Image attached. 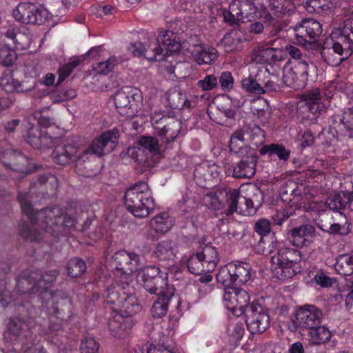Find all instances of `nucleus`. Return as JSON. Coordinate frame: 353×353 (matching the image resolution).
<instances>
[{
    "label": "nucleus",
    "mask_w": 353,
    "mask_h": 353,
    "mask_svg": "<svg viewBox=\"0 0 353 353\" xmlns=\"http://www.w3.org/2000/svg\"><path fill=\"white\" fill-rule=\"evenodd\" d=\"M315 234V228L310 224H305L294 228L288 233L292 244L298 248L309 246L313 242Z\"/></svg>",
    "instance_id": "nucleus-21"
},
{
    "label": "nucleus",
    "mask_w": 353,
    "mask_h": 353,
    "mask_svg": "<svg viewBox=\"0 0 353 353\" xmlns=\"http://www.w3.org/2000/svg\"><path fill=\"white\" fill-rule=\"evenodd\" d=\"M188 270L193 274L201 275L206 272L199 252L193 254L187 261Z\"/></svg>",
    "instance_id": "nucleus-47"
},
{
    "label": "nucleus",
    "mask_w": 353,
    "mask_h": 353,
    "mask_svg": "<svg viewBox=\"0 0 353 353\" xmlns=\"http://www.w3.org/2000/svg\"><path fill=\"white\" fill-rule=\"evenodd\" d=\"M223 299L225 307L233 312H236L237 315L245 313L250 306V296L247 291L242 288H228L223 294Z\"/></svg>",
    "instance_id": "nucleus-16"
},
{
    "label": "nucleus",
    "mask_w": 353,
    "mask_h": 353,
    "mask_svg": "<svg viewBox=\"0 0 353 353\" xmlns=\"http://www.w3.org/2000/svg\"><path fill=\"white\" fill-rule=\"evenodd\" d=\"M108 326L112 334L119 338L126 336L132 327V319L130 315L117 313L109 320Z\"/></svg>",
    "instance_id": "nucleus-25"
},
{
    "label": "nucleus",
    "mask_w": 353,
    "mask_h": 353,
    "mask_svg": "<svg viewBox=\"0 0 353 353\" xmlns=\"http://www.w3.org/2000/svg\"><path fill=\"white\" fill-rule=\"evenodd\" d=\"M336 271L341 275L350 276L353 274V252L343 254L336 258L334 265Z\"/></svg>",
    "instance_id": "nucleus-39"
},
{
    "label": "nucleus",
    "mask_w": 353,
    "mask_h": 353,
    "mask_svg": "<svg viewBox=\"0 0 353 353\" xmlns=\"http://www.w3.org/2000/svg\"><path fill=\"white\" fill-rule=\"evenodd\" d=\"M261 10H266V3L269 2L270 10L277 17L290 14L294 12L295 6L292 0H256Z\"/></svg>",
    "instance_id": "nucleus-28"
},
{
    "label": "nucleus",
    "mask_w": 353,
    "mask_h": 353,
    "mask_svg": "<svg viewBox=\"0 0 353 353\" xmlns=\"http://www.w3.org/2000/svg\"><path fill=\"white\" fill-rule=\"evenodd\" d=\"M68 274L74 278L81 276L86 270L85 262L80 259H73L69 261L67 266Z\"/></svg>",
    "instance_id": "nucleus-46"
},
{
    "label": "nucleus",
    "mask_w": 353,
    "mask_h": 353,
    "mask_svg": "<svg viewBox=\"0 0 353 353\" xmlns=\"http://www.w3.org/2000/svg\"><path fill=\"white\" fill-rule=\"evenodd\" d=\"M17 60L15 51L8 45L0 48V63L4 66L12 65Z\"/></svg>",
    "instance_id": "nucleus-51"
},
{
    "label": "nucleus",
    "mask_w": 353,
    "mask_h": 353,
    "mask_svg": "<svg viewBox=\"0 0 353 353\" xmlns=\"http://www.w3.org/2000/svg\"><path fill=\"white\" fill-rule=\"evenodd\" d=\"M161 297L157 300L151 309L152 314L154 317L161 318L165 316L168 311V305L170 301V294H162Z\"/></svg>",
    "instance_id": "nucleus-43"
},
{
    "label": "nucleus",
    "mask_w": 353,
    "mask_h": 353,
    "mask_svg": "<svg viewBox=\"0 0 353 353\" xmlns=\"http://www.w3.org/2000/svg\"><path fill=\"white\" fill-rule=\"evenodd\" d=\"M128 280L129 278L126 277L125 281H117L116 285L107 289L105 294L107 303L116 306H120L123 301L128 302L131 305L135 303L134 290Z\"/></svg>",
    "instance_id": "nucleus-14"
},
{
    "label": "nucleus",
    "mask_w": 353,
    "mask_h": 353,
    "mask_svg": "<svg viewBox=\"0 0 353 353\" xmlns=\"http://www.w3.org/2000/svg\"><path fill=\"white\" fill-rule=\"evenodd\" d=\"M301 99L308 112L312 114L317 115L323 111L321 92L319 88H313L305 92L302 94Z\"/></svg>",
    "instance_id": "nucleus-31"
},
{
    "label": "nucleus",
    "mask_w": 353,
    "mask_h": 353,
    "mask_svg": "<svg viewBox=\"0 0 353 353\" xmlns=\"http://www.w3.org/2000/svg\"><path fill=\"white\" fill-rule=\"evenodd\" d=\"M23 321L20 318L10 319L8 325V330L14 336H18L22 330Z\"/></svg>",
    "instance_id": "nucleus-64"
},
{
    "label": "nucleus",
    "mask_w": 353,
    "mask_h": 353,
    "mask_svg": "<svg viewBox=\"0 0 353 353\" xmlns=\"http://www.w3.org/2000/svg\"><path fill=\"white\" fill-rule=\"evenodd\" d=\"M117 63V57L112 56L106 61L97 63L93 65V68L97 73L106 74L112 70Z\"/></svg>",
    "instance_id": "nucleus-53"
},
{
    "label": "nucleus",
    "mask_w": 353,
    "mask_h": 353,
    "mask_svg": "<svg viewBox=\"0 0 353 353\" xmlns=\"http://www.w3.org/2000/svg\"><path fill=\"white\" fill-rule=\"evenodd\" d=\"M218 85V81L216 76L209 74L198 81L197 85L204 91L212 90Z\"/></svg>",
    "instance_id": "nucleus-56"
},
{
    "label": "nucleus",
    "mask_w": 353,
    "mask_h": 353,
    "mask_svg": "<svg viewBox=\"0 0 353 353\" xmlns=\"http://www.w3.org/2000/svg\"><path fill=\"white\" fill-rule=\"evenodd\" d=\"M285 85L283 77L272 75L269 79L262 83L263 94L270 92H276Z\"/></svg>",
    "instance_id": "nucleus-49"
},
{
    "label": "nucleus",
    "mask_w": 353,
    "mask_h": 353,
    "mask_svg": "<svg viewBox=\"0 0 353 353\" xmlns=\"http://www.w3.org/2000/svg\"><path fill=\"white\" fill-rule=\"evenodd\" d=\"M143 286L152 294L162 295L165 294L167 287V273H163L154 265L146 267L142 276Z\"/></svg>",
    "instance_id": "nucleus-15"
},
{
    "label": "nucleus",
    "mask_w": 353,
    "mask_h": 353,
    "mask_svg": "<svg viewBox=\"0 0 353 353\" xmlns=\"http://www.w3.org/2000/svg\"><path fill=\"white\" fill-rule=\"evenodd\" d=\"M294 213V210L291 208L277 211L272 216L274 223L277 225H281Z\"/></svg>",
    "instance_id": "nucleus-59"
},
{
    "label": "nucleus",
    "mask_w": 353,
    "mask_h": 353,
    "mask_svg": "<svg viewBox=\"0 0 353 353\" xmlns=\"http://www.w3.org/2000/svg\"><path fill=\"white\" fill-rule=\"evenodd\" d=\"M17 154V152L11 149H8L4 151H2L0 153V161L6 167L10 168L12 165L13 160H14Z\"/></svg>",
    "instance_id": "nucleus-63"
},
{
    "label": "nucleus",
    "mask_w": 353,
    "mask_h": 353,
    "mask_svg": "<svg viewBox=\"0 0 353 353\" xmlns=\"http://www.w3.org/2000/svg\"><path fill=\"white\" fill-rule=\"evenodd\" d=\"M114 261L117 273L121 272L126 276L131 275L141 266L139 256L136 253L128 252L125 250L116 252Z\"/></svg>",
    "instance_id": "nucleus-17"
},
{
    "label": "nucleus",
    "mask_w": 353,
    "mask_h": 353,
    "mask_svg": "<svg viewBox=\"0 0 353 353\" xmlns=\"http://www.w3.org/2000/svg\"><path fill=\"white\" fill-rule=\"evenodd\" d=\"M80 62V58L72 57L70 59L69 62L60 67L59 69V74L57 83L61 84L65 79L71 74L74 68L79 65Z\"/></svg>",
    "instance_id": "nucleus-50"
},
{
    "label": "nucleus",
    "mask_w": 353,
    "mask_h": 353,
    "mask_svg": "<svg viewBox=\"0 0 353 353\" xmlns=\"http://www.w3.org/2000/svg\"><path fill=\"white\" fill-rule=\"evenodd\" d=\"M258 8L256 0H233L228 10L223 12L224 20L230 25L249 21Z\"/></svg>",
    "instance_id": "nucleus-7"
},
{
    "label": "nucleus",
    "mask_w": 353,
    "mask_h": 353,
    "mask_svg": "<svg viewBox=\"0 0 353 353\" xmlns=\"http://www.w3.org/2000/svg\"><path fill=\"white\" fill-rule=\"evenodd\" d=\"M190 51L194 61L199 65L211 64L218 58L217 50L211 46L194 44L190 48Z\"/></svg>",
    "instance_id": "nucleus-30"
},
{
    "label": "nucleus",
    "mask_w": 353,
    "mask_h": 353,
    "mask_svg": "<svg viewBox=\"0 0 353 353\" xmlns=\"http://www.w3.org/2000/svg\"><path fill=\"white\" fill-rule=\"evenodd\" d=\"M154 41L163 59L170 52H178L181 49V43L177 35L170 30L161 32L158 37L154 38Z\"/></svg>",
    "instance_id": "nucleus-23"
},
{
    "label": "nucleus",
    "mask_w": 353,
    "mask_h": 353,
    "mask_svg": "<svg viewBox=\"0 0 353 353\" xmlns=\"http://www.w3.org/2000/svg\"><path fill=\"white\" fill-rule=\"evenodd\" d=\"M21 210L30 220L20 229V235L28 241H39L48 236H56L74 225L75 220L63 214L57 207L45 208L34 213L29 194L20 193L18 196Z\"/></svg>",
    "instance_id": "nucleus-1"
},
{
    "label": "nucleus",
    "mask_w": 353,
    "mask_h": 353,
    "mask_svg": "<svg viewBox=\"0 0 353 353\" xmlns=\"http://www.w3.org/2000/svg\"><path fill=\"white\" fill-rule=\"evenodd\" d=\"M167 101L172 109H183L191 105V102L188 100L186 94L179 90L169 91L167 93Z\"/></svg>",
    "instance_id": "nucleus-37"
},
{
    "label": "nucleus",
    "mask_w": 353,
    "mask_h": 353,
    "mask_svg": "<svg viewBox=\"0 0 353 353\" xmlns=\"http://www.w3.org/2000/svg\"><path fill=\"white\" fill-rule=\"evenodd\" d=\"M245 205H246L248 213L251 212L252 210H256L262 203V194L260 192L254 194L252 198H243Z\"/></svg>",
    "instance_id": "nucleus-57"
},
{
    "label": "nucleus",
    "mask_w": 353,
    "mask_h": 353,
    "mask_svg": "<svg viewBox=\"0 0 353 353\" xmlns=\"http://www.w3.org/2000/svg\"><path fill=\"white\" fill-rule=\"evenodd\" d=\"M300 252L294 249L282 248L271 258V269L275 277L285 280L300 272Z\"/></svg>",
    "instance_id": "nucleus-4"
},
{
    "label": "nucleus",
    "mask_w": 353,
    "mask_h": 353,
    "mask_svg": "<svg viewBox=\"0 0 353 353\" xmlns=\"http://www.w3.org/2000/svg\"><path fill=\"white\" fill-rule=\"evenodd\" d=\"M26 141L34 148L49 147L52 143L51 137L38 127H31L28 130Z\"/></svg>",
    "instance_id": "nucleus-32"
},
{
    "label": "nucleus",
    "mask_w": 353,
    "mask_h": 353,
    "mask_svg": "<svg viewBox=\"0 0 353 353\" xmlns=\"http://www.w3.org/2000/svg\"><path fill=\"white\" fill-rule=\"evenodd\" d=\"M14 18L24 24L40 25L48 17L46 9L29 2L20 3L13 10Z\"/></svg>",
    "instance_id": "nucleus-12"
},
{
    "label": "nucleus",
    "mask_w": 353,
    "mask_h": 353,
    "mask_svg": "<svg viewBox=\"0 0 353 353\" xmlns=\"http://www.w3.org/2000/svg\"><path fill=\"white\" fill-rule=\"evenodd\" d=\"M349 203V193L343 194V195L338 194L333 196H330L325 203V206L330 210L334 211L335 213L340 212L339 210L348 207Z\"/></svg>",
    "instance_id": "nucleus-40"
},
{
    "label": "nucleus",
    "mask_w": 353,
    "mask_h": 353,
    "mask_svg": "<svg viewBox=\"0 0 353 353\" xmlns=\"http://www.w3.org/2000/svg\"><path fill=\"white\" fill-rule=\"evenodd\" d=\"M173 225V219L167 212L160 213L153 217L150 221L151 227L153 228L157 232L162 234L168 232Z\"/></svg>",
    "instance_id": "nucleus-38"
},
{
    "label": "nucleus",
    "mask_w": 353,
    "mask_h": 353,
    "mask_svg": "<svg viewBox=\"0 0 353 353\" xmlns=\"http://www.w3.org/2000/svg\"><path fill=\"white\" fill-rule=\"evenodd\" d=\"M335 48L338 50H343L346 54L353 53V17L345 20Z\"/></svg>",
    "instance_id": "nucleus-27"
},
{
    "label": "nucleus",
    "mask_w": 353,
    "mask_h": 353,
    "mask_svg": "<svg viewBox=\"0 0 353 353\" xmlns=\"http://www.w3.org/2000/svg\"><path fill=\"white\" fill-rule=\"evenodd\" d=\"M258 77H248L242 80V87L247 92L254 94H263L262 83Z\"/></svg>",
    "instance_id": "nucleus-44"
},
{
    "label": "nucleus",
    "mask_w": 353,
    "mask_h": 353,
    "mask_svg": "<svg viewBox=\"0 0 353 353\" xmlns=\"http://www.w3.org/2000/svg\"><path fill=\"white\" fill-rule=\"evenodd\" d=\"M260 154L262 155L268 154L272 156L276 155L280 160L287 161L290 154V151L287 150L283 145L272 143L265 145L260 149Z\"/></svg>",
    "instance_id": "nucleus-41"
},
{
    "label": "nucleus",
    "mask_w": 353,
    "mask_h": 353,
    "mask_svg": "<svg viewBox=\"0 0 353 353\" xmlns=\"http://www.w3.org/2000/svg\"><path fill=\"white\" fill-rule=\"evenodd\" d=\"M274 50L268 48L254 52L251 57L252 61L256 63H264L273 57Z\"/></svg>",
    "instance_id": "nucleus-54"
},
{
    "label": "nucleus",
    "mask_w": 353,
    "mask_h": 353,
    "mask_svg": "<svg viewBox=\"0 0 353 353\" xmlns=\"http://www.w3.org/2000/svg\"><path fill=\"white\" fill-rule=\"evenodd\" d=\"M114 101L116 108L121 115L132 117L136 114L137 107L133 94L124 90H119L115 94Z\"/></svg>",
    "instance_id": "nucleus-22"
},
{
    "label": "nucleus",
    "mask_w": 353,
    "mask_h": 353,
    "mask_svg": "<svg viewBox=\"0 0 353 353\" xmlns=\"http://www.w3.org/2000/svg\"><path fill=\"white\" fill-rule=\"evenodd\" d=\"M332 222L330 225H324L320 228L325 232L332 235L345 236L351 232L352 223L343 213H335L332 216Z\"/></svg>",
    "instance_id": "nucleus-24"
},
{
    "label": "nucleus",
    "mask_w": 353,
    "mask_h": 353,
    "mask_svg": "<svg viewBox=\"0 0 353 353\" xmlns=\"http://www.w3.org/2000/svg\"><path fill=\"white\" fill-rule=\"evenodd\" d=\"M98 343L90 336H85L82 339L80 350L81 353H97L99 350Z\"/></svg>",
    "instance_id": "nucleus-55"
},
{
    "label": "nucleus",
    "mask_w": 353,
    "mask_h": 353,
    "mask_svg": "<svg viewBox=\"0 0 353 353\" xmlns=\"http://www.w3.org/2000/svg\"><path fill=\"white\" fill-rule=\"evenodd\" d=\"M332 336L331 331L325 325H315L308 331L310 342L316 345L325 344L330 341Z\"/></svg>",
    "instance_id": "nucleus-35"
},
{
    "label": "nucleus",
    "mask_w": 353,
    "mask_h": 353,
    "mask_svg": "<svg viewBox=\"0 0 353 353\" xmlns=\"http://www.w3.org/2000/svg\"><path fill=\"white\" fill-rule=\"evenodd\" d=\"M179 252L177 244L172 240L167 239L157 243L153 256L162 262L173 261Z\"/></svg>",
    "instance_id": "nucleus-29"
},
{
    "label": "nucleus",
    "mask_w": 353,
    "mask_h": 353,
    "mask_svg": "<svg viewBox=\"0 0 353 353\" xmlns=\"http://www.w3.org/2000/svg\"><path fill=\"white\" fill-rule=\"evenodd\" d=\"M216 280L219 283L228 288H231L230 286L234 284L229 263L220 268L216 274Z\"/></svg>",
    "instance_id": "nucleus-52"
},
{
    "label": "nucleus",
    "mask_w": 353,
    "mask_h": 353,
    "mask_svg": "<svg viewBox=\"0 0 353 353\" xmlns=\"http://www.w3.org/2000/svg\"><path fill=\"white\" fill-rule=\"evenodd\" d=\"M330 127L339 137H353V106L332 117Z\"/></svg>",
    "instance_id": "nucleus-20"
},
{
    "label": "nucleus",
    "mask_w": 353,
    "mask_h": 353,
    "mask_svg": "<svg viewBox=\"0 0 353 353\" xmlns=\"http://www.w3.org/2000/svg\"><path fill=\"white\" fill-rule=\"evenodd\" d=\"M129 51L134 57H144L150 61H161L163 56L161 54L157 48V44L154 41V36L151 35L147 38V41H137L130 43L128 46Z\"/></svg>",
    "instance_id": "nucleus-19"
},
{
    "label": "nucleus",
    "mask_w": 353,
    "mask_h": 353,
    "mask_svg": "<svg viewBox=\"0 0 353 353\" xmlns=\"http://www.w3.org/2000/svg\"><path fill=\"white\" fill-rule=\"evenodd\" d=\"M124 204L127 210L137 218L148 216L155 208L152 192L143 181L137 183L126 190Z\"/></svg>",
    "instance_id": "nucleus-2"
},
{
    "label": "nucleus",
    "mask_w": 353,
    "mask_h": 353,
    "mask_svg": "<svg viewBox=\"0 0 353 353\" xmlns=\"http://www.w3.org/2000/svg\"><path fill=\"white\" fill-rule=\"evenodd\" d=\"M10 168L25 174H28L32 171L28 159L21 152H17Z\"/></svg>",
    "instance_id": "nucleus-45"
},
{
    "label": "nucleus",
    "mask_w": 353,
    "mask_h": 353,
    "mask_svg": "<svg viewBox=\"0 0 353 353\" xmlns=\"http://www.w3.org/2000/svg\"><path fill=\"white\" fill-rule=\"evenodd\" d=\"M118 134V131L115 130L105 132L94 139L90 146L84 150H88V154L90 153L99 157L109 153L115 148Z\"/></svg>",
    "instance_id": "nucleus-18"
},
{
    "label": "nucleus",
    "mask_w": 353,
    "mask_h": 353,
    "mask_svg": "<svg viewBox=\"0 0 353 353\" xmlns=\"http://www.w3.org/2000/svg\"><path fill=\"white\" fill-rule=\"evenodd\" d=\"M199 253L206 272L214 271L219 261V254L215 248L206 245L203 248L202 252Z\"/></svg>",
    "instance_id": "nucleus-36"
},
{
    "label": "nucleus",
    "mask_w": 353,
    "mask_h": 353,
    "mask_svg": "<svg viewBox=\"0 0 353 353\" xmlns=\"http://www.w3.org/2000/svg\"><path fill=\"white\" fill-rule=\"evenodd\" d=\"M296 43L306 48L316 43L322 32L319 22L314 19L303 20L301 24L290 28Z\"/></svg>",
    "instance_id": "nucleus-8"
},
{
    "label": "nucleus",
    "mask_w": 353,
    "mask_h": 353,
    "mask_svg": "<svg viewBox=\"0 0 353 353\" xmlns=\"http://www.w3.org/2000/svg\"><path fill=\"white\" fill-rule=\"evenodd\" d=\"M152 122L156 134L162 137L165 142L174 141L181 132L182 123L174 117H160L159 114H155L152 118Z\"/></svg>",
    "instance_id": "nucleus-13"
},
{
    "label": "nucleus",
    "mask_w": 353,
    "mask_h": 353,
    "mask_svg": "<svg viewBox=\"0 0 353 353\" xmlns=\"http://www.w3.org/2000/svg\"><path fill=\"white\" fill-rule=\"evenodd\" d=\"M141 146L150 152H156L159 150L157 140L152 137H143L139 140Z\"/></svg>",
    "instance_id": "nucleus-62"
},
{
    "label": "nucleus",
    "mask_w": 353,
    "mask_h": 353,
    "mask_svg": "<svg viewBox=\"0 0 353 353\" xmlns=\"http://www.w3.org/2000/svg\"><path fill=\"white\" fill-rule=\"evenodd\" d=\"M239 193L236 189L230 188L218 189L215 192H209L203 198V204L208 208L221 210L228 205L225 210L226 215L232 214L234 212L243 211L241 206H238Z\"/></svg>",
    "instance_id": "nucleus-5"
},
{
    "label": "nucleus",
    "mask_w": 353,
    "mask_h": 353,
    "mask_svg": "<svg viewBox=\"0 0 353 353\" xmlns=\"http://www.w3.org/2000/svg\"><path fill=\"white\" fill-rule=\"evenodd\" d=\"M0 88L8 93H11L14 91L24 92L30 90L29 88H24L21 83L16 81L9 74L3 75L0 78Z\"/></svg>",
    "instance_id": "nucleus-42"
},
{
    "label": "nucleus",
    "mask_w": 353,
    "mask_h": 353,
    "mask_svg": "<svg viewBox=\"0 0 353 353\" xmlns=\"http://www.w3.org/2000/svg\"><path fill=\"white\" fill-rule=\"evenodd\" d=\"M229 264L234 284L242 285L250 281L251 277L250 264L242 262Z\"/></svg>",
    "instance_id": "nucleus-34"
},
{
    "label": "nucleus",
    "mask_w": 353,
    "mask_h": 353,
    "mask_svg": "<svg viewBox=\"0 0 353 353\" xmlns=\"http://www.w3.org/2000/svg\"><path fill=\"white\" fill-rule=\"evenodd\" d=\"M336 41H333L331 48L323 47L321 50V56L324 61L332 66L339 65L344 59H347L351 54H346L345 51L336 50Z\"/></svg>",
    "instance_id": "nucleus-33"
},
{
    "label": "nucleus",
    "mask_w": 353,
    "mask_h": 353,
    "mask_svg": "<svg viewBox=\"0 0 353 353\" xmlns=\"http://www.w3.org/2000/svg\"><path fill=\"white\" fill-rule=\"evenodd\" d=\"M59 272L56 270H50L43 275L38 274L37 285L39 291L47 290L52 283L55 281Z\"/></svg>",
    "instance_id": "nucleus-48"
},
{
    "label": "nucleus",
    "mask_w": 353,
    "mask_h": 353,
    "mask_svg": "<svg viewBox=\"0 0 353 353\" xmlns=\"http://www.w3.org/2000/svg\"><path fill=\"white\" fill-rule=\"evenodd\" d=\"M248 329L252 334H262L270 326L266 308L259 302H252L245 312Z\"/></svg>",
    "instance_id": "nucleus-11"
},
{
    "label": "nucleus",
    "mask_w": 353,
    "mask_h": 353,
    "mask_svg": "<svg viewBox=\"0 0 353 353\" xmlns=\"http://www.w3.org/2000/svg\"><path fill=\"white\" fill-rule=\"evenodd\" d=\"M37 272H23L17 280L16 289L12 293L5 291L0 299V305L6 307L13 303L14 305H23L28 302L31 294L39 292L37 285Z\"/></svg>",
    "instance_id": "nucleus-3"
},
{
    "label": "nucleus",
    "mask_w": 353,
    "mask_h": 353,
    "mask_svg": "<svg viewBox=\"0 0 353 353\" xmlns=\"http://www.w3.org/2000/svg\"><path fill=\"white\" fill-rule=\"evenodd\" d=\"M30 43V36L20 32L18 33L16 40L14 41L15 48L19 50H23L29 48Z\"/></svg>",
    "instance_id": "nucleus-61"
},
{
    "label": "nucleus",
    "mask_w": 353,
    "mask_h": 353,
    "mask_svg": "<svg viewBox=\"0 0 353 353\" xmlns=\"http://www.w3.org/2000/svg\"><path fill=\"white\" fill-rule=\"evenodd\" d=\"M316 72L315 65L307 60L297 61L293 68L285 71L283 74L285 85L295 90L303 88L310 73Z\"/></svg>",
    "instance_id": "nucleus-9"
},
{
    "label": "nucleus",
    "mask_w": 353,
    "mask_h": 353,
    "mask_svg": "<svg viewBox=\"0 0 353 353\" xmlns=\"http://www.w3.org/2000/svg\"><path fill=\"white\" fill-rule=\"evenodd\" d=\"M219 82L223 90H231L234 85V79L231 72L228 71L221 72L219 78Z\"/></svg>",
    "instance_id": "nucleus-58"
},
{
    "label": "nucleus",
    "mask_w": 353,
    "mask_h": 353,
    "mask_svg": "<svg viewBox=\"0 0 353 353\" xmlns=\"http://www.w3.org/2000/svg\"><path fill=\"white\" fill-rule=\"evenodd\" d=\"M270 230V223L268 219H261L255 223L254 231L261 236L268 234Z\"/></svg>",
    "instance_id": "nucleus-60"
},
{
    "label": "nucleus",
    "mask_w": 353,
    "mask_h": 353,
    "mask_svg": "<svg viewBox=\"0 0 353 353\" xmlns=\"http://www.w3.org/2000/svg\"><path fill=\"white\" fill-rule=\"evenodd\" d=\"M88 150L80 148L78 140L68 139L62 143L57 145L52 152V158L55 163L67 165L71 162L79 163L87 159Z\"/></svg>",
    "instance_id": "nucleus-6"
},
{
    "label": "nucleus",
    "mask_w": 353,
    "mask_h": 353,
    "mask_svg": "<svg viewBox=\"0 0 353 353\" xmlns=\"http://www.w3.org/2000/svg\"><path fill=\"white\" fill-rule=\"evenodd\" d=\"M258 157L252 151L247 153V155L234 167L232 176L235 178H251L256 172L255 167Z\"/></svg>",
    "instance_id": "nucleus-26"
},
{
    "label": "nucleus",
    "mask_w": 353,
    "mask_h": 353,
    "mask_svg": "<svg viewBox=\"0 0 353 353\" xmlns=\"http://www.w3.org/2000/svg\"><path fill=\"white\" fill-rule=\"evenodd\" d=\"M323 314L321 310L313 305H305L296 311L292 319L291 330L294 332L300 330H310L315 325L321 323Z\"/></svg>",
    "instance_id": "nucleus-10"
}]
</instances>
